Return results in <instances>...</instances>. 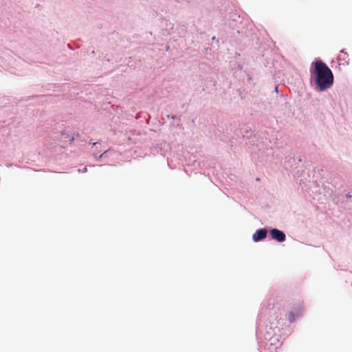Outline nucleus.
Returning <instances> with one entry per match:
<instances>
[{
	"instance_id": "1",
	"label": "nucleus",
	"mask_w": 352,
	"mask_h": 352,
	"mask_svg": "<svg viewBox=\"0 0 352 352\" xmlns=\"http://www.w3.org/2000/svg\"><path fill=\"white\" fill-rule=\"evenodd\" d=\"M312 74L320 91L331 88L333 84V75L331 69L322 61H316Z\"/></svg>"
},
{
	"instance_id": "2",
	"label": "nucleus",
	"mask_w": 352,
	"mask_h": 352,
	"mask_svg": "<svg viewBox=\"0 0 352 352\" xmlns=\"http://www.w3.org/2000/svg\"><path fill=\"white\" fill-rule=\"evenodd\" d=\"M270 236L272 239L278 241V242H283L285 241V233L276 228H273L270 231Z\"/></svg>"
},
{
	"instance_id": "3",
	"label": "nucleus",
	"mask_w": 352,
	"mask_h": 352,
	"mask_svg": "<svg viewBox=\"0 0 352 352\" xmlns=\"http://www.w3.org/2000/svg\"><path fill=\"white\" fill-rule=\"evenodd\" d=\"M267 230L262 228L257 230L252 235V240L254 242H258L263 240L267 236Z\"/></svg>"
},
{
	"instance_id": "4",
	"label": "nucleus",
	"mask_w": 352,
	"mask_h": 352,
	"mask_svg": "<svg viewBox=\"0 0 352 352\" xmlns=\"http://www.w3.org/2000/svg\"><path fill=\"white\" fill-rule=\"evenodd\" d=\"M302 313V309L301 307H298L295 309L293 311H291L288 315V319L290 322L294 321L296 318L300 316Z\"/></svg>"
},
{
	"instance_id": "5",
	"label": "nucleus",
	"mask_w": 352,
	"mask_h": 352,
	"mask_svg": "<svg viewBox=\"0 0 352 352\" xmlns=\"http://www.w3.org/2000/svg\"><path fill=\"white\" fill-rule=\"evenodd\" d=\"M346 197H347L348 198H351V196L350 195H349V194H348V195H346Z\"/></svg>"
},
{
	"instance_id": "6",
	"label": "nucleus",
	"mask_w": 352,
	"mask_h": 352,
	"mask_svg": "<svg viewBox=\"0 0 352 352\" xmlns=\"http://www.w3.org/2000/svg\"><path fill=\"white\" fill-rule=\"evenodd\" d=\"M105 153H106V152L103 153L100 155V157H102L104 155H105Z\"/></svg>"
}]
</instances>
